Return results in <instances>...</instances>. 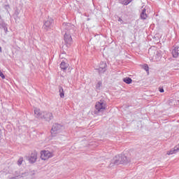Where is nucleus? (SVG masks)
I'll return each instance as SVG.
<instances>
[{"mask_svg": "<svg viewBox=\"0 0 179 179\" xmlns=\"http://www.w3.org/2000/svg\"><path fill=\"white\" fill-rule=\"evenodd\" d=\"M118 22H120L121 23V24H122L124 23V20H122V19H121V17L118 18Z\"/></svg>", "mask_w": 179, "mask_h": 179, "instance_id": "a878e982", "label": "nucleus"}, {"mask_svg": "<svg viewBox=\"0 0 179 179\" xmlns=\"http://www.w3.org/2000/svg\"><path fill=\"white\" fill-rule=\"evenodd\" d=\"M127 2H129V4L131 3V2H132V0H127Z\"/></svg>", "mask_w": 179, "mask_h": 179, "instance_id": "c85d7f7f", "label": "nucleus"}, {"mask_svg": "<svg viewBox=\"0 0 179 179\" xmlns=\"http://www.w3.org/2000/svg\"><path fill=\"white\" fill-rule=\"evenodd\" d=\"M171 54L173 57V58H178L179 55V45L177 44H175L173 46Z\"/></svg>", "mask_w": 179, "mask_h": 179, "instance_id": "9b49d317", "label": "nucleus"}, {"mask_svg": "<svg viewBox=\"0 0 179 179\" xmlns=\"http://www.w3.org/2000/svg\"><path fill=\"white\" fill-rule=\"evenodd\" d=\"M54 157V154L48 150H43L41 152V159L42 160H48V159H51V157Z\"/></svg>", "mask_w": 179, "mask_h": 179, "instance_id": "423d86ee", "label": "nucleus"}, {"mask_svg": "<svg viewBox=\"0 0 179 179\" xmlns=\"http://www.w3.org/2000/svg\"><path fill=\"white\" fill-rule=\"evenodd\" d=\"M2 71H1V70H0V73H1Z\"/></svg>", "mask_w": 179, "mask_h": 179, "instance_id": "7c9ffc66", "label": "nucleus"}, {"mask_svg": "<svg viewBox=\"0 0 179 179\" xmlns=\"http://www.w3.org/2000/svg\"><path fill=\"white\" fill-rule=\"evenodd\" d=\"M6 26H8V24L3 21L0 22V29H5Z\"/></svg>", "mask_w": 179, "mask_h": 179, "instance_id": "6ab92c4d", "label": "nucleus"}, {"mask_svg": "<svg viewBox=\"0 0 179 179\" xmlns=\"http://www.w3.org/2000/svg\"><path fill=\"white\" fill-rule=\"evenodd\" d=\"M34 115L36 118H38L39 120H43V118H44V112L41 111L40 109L37 108H35Z\"/></svg>", "mask_w": 179, "mask_h": 179, "instance_id": "9d476101", "label": "nucleus"}, {"mask_svg": "<svg viewBox=\"0 0 179 179\" xmlns=\"http://www.w3.org/2000/svg\"><path fill=\"white\" fill-rule=\"evenodd\" d=\"M37 152L33 151L31 155L27 157V159L29 160V163L33 164L37 162Z\"/></svg>", "mask_w": 179, "mask_h": 179, "instance_id": "6e6552de", "label": "nucleus"}, {"mask_svg": "<svg viewBox=\"0 0 179 179\" xmlns=\"http://www.w3.org/2000/svg\"><path fill=\"white\" fill-rule=\"evenodd\" d=\"M23 164V157H20L18 161H17V164L18 166H22V164Z\"/></svg>", "mask_w": 179, "mask_h": 179, "instance_id": "5701e85b", "label": "nucleus"}, {"mask_svg": "<svg viewBox=\"0 0 179 179\" xmlns=\"http://www.w3.org/2000/svg\"><path fill=\"white\" fill-rule=\"evenodd\" d=\"M123 82H124V83H127V85H131V83H132V78L129 77L124 78Z\"/></svg>", "mask_w": 179, "mask_h": 179, "instance_id": "f3484780", "label": "nucleus"}, {"mask_svg": "<svg viewBox=\"0 0 179 179\" xmlns=\"http://www.w3.org/2000/svg\"><path fill=\"white\" fill-rule=\"evenodd\" d=\"M52 113L50 112H43V119L46 120V121H51L52 120Z\"/></svg>", "mask_w": 179, "mask_h": 179, "instance_id": "ddd939ff", "label": "nucleus"}, {"mask_svg": "<svg viewBox=\"0 0 179 179\" xmlns=\"http://www.w3.org/2000/svg\"><path fill=\"white\" fill-rule=\"evenodd\" d=\"M107 71V63L104 62H101L99 68L98 69V72L99 75H103Z\"/></svg>", "mask_w": 179, "mask_h": 179, "instance_id": "1a4fd4ad", "label": "nucleus"}, {"mask_svg": "<svg viewBox=\"0 0 179 179\" xmlns=\"http://www.w3.org/2000/svg\"><path fill=\"white\" fill-rule=\"evenodd\" d=\"M54 26V20L52 18H48L46 20L43 26V29H45V31H48V30H51Z\"/></svg>", "mask_w": 179, "mask_h": 179, "instance_id": "39448f33", "label": "nucleus"}, {"mask_svg": "<svg viewBox=\"0 0 179 179\" xmlns=\"http://www.w3.org/2000/svg\"><path fill=\"white\" fill-rule=\"evenodd\" d=\"M96 110L94 111V114L98 113H101L103 110H106V106L103 102H97L95 105Z\"/></svg>", "mask_w": 179, "mask_h": 179, "instance_id": "0eeeda50", "label": "nucleus"}, {"mask_svg": "<svg viewBox=\"0 0 179 179\" xmlns=\"http://www.w3.org/2000/svg\"><path fill=\"white\" fill-rule=\"evenodd\" d=\"M0 76L1 79H5V75H3V73H2V71L0 73Z\"/></svg>", "mask_w": 179, "mask_h": 179, "instance_id": "393cba45", "label": "nucleus"}, {"mask_svg": "<svg viewBox=\"0 0 179 179\" xmlns=\"http://www.w3.org/2000/svg\"><path fill=\"white\" fill-rule=\"evenodd\" d=\"M119 2L122 5H129V2L127 0H119Z\"/></svg>", "mask_w": 179, "mask_h": 179, "instance_id": "412c9836", "label": "nucleus"}, {"mask_svg": "<svg viewBox=\"0 0 179 179\" xmlns=\"http://www.w3.org/2000/svg\"><path fill=\"white\" fill-rule=\"evenodd\" d=\"M68 66H69V64L65 62H62L60 64V68L63 71H66V69H68Z\"/></svg>", "mask_w": 179, "mask_h": 179, "instance_id": "2eb2a0df", "label": "nucleus"}, {"mask_svg": "<svg viewBox=\"0 0 179 179\" xmlns=\"http://www.w3.org/2000/svg\"><path fill=\"white\" fill-rule=\"evenodd\" d=\"M140 17L141 20H146L148 19V14L146 13V8H143L141 13Z\"/></svg>", "mask_w": 179, "mask_h": 179, "instance_id": "4468645a", "label": "nucleus"}, {"mask_svg": "<svg viewBox=\"0 0 179 179\" xmlns=\"http://www.w3.org/2000/svg\"><path fill=\"white\" fill-rule=\"evenodd\" d=\"M103 84H102V83H101V81H99L98 83H97V84L96 85V90H100V87H101V85H102Z\"/></svg>", "mask_w": 179, "mask_h": 179, "instance_id": "aec40b11", "label": "nucleus"}, {"mask_svg": "<svg viewBox=\"0 0 179 179\" xmlns=\"http://www.w3.org/2000/svg\"><path fill=\"white\" fill-rule=\"evenodd\" d=\"M148 54L150 55V57H152L153 59H155L157 62H159L160 59H162V53H160V52L158 50L149 49Z\"/></svg>", "mask_w": 179, "mask_h": 179, "instance_id": "f03ea898", "label": "nucleus"}, {"mask_svg": "<svg viewBox=\"0 0 179 179\" xmlns=\"http://www.w3.org/2000/svg\"><path fill=\"white\" fill-rule=\"evenodd\" d=\"M0 19H1V15H0Z\"/></svg>", "mask_w": 179, "mask_h": 179, "instance_id": "2f4dec72", "label": "nucleus"}, {"mask_svg": "<svg viewBox=\"0 0 179 179\" xmlns=\"http://www.w3.org/2000/svg\"><path fill=\"white\" fill-rule=\"evenodd\" d=\"M64 41L66 44H69V45L72 44V36H71V34H68V32H66L64 34Z\"/></svg>", "mask_w": 179, "mask_h": 179, "instance_id": "f8f14e48", "label": "nucleus"}, {"mask_svg": "<svg viewBox=\"0 0 179 179\" xmlns=\"http://www.w3.org/2000/svg\"><path fill=\"white\" fill-rule=\"evenodd\" d=\"M5 33L8 31V26H6L5 28L3 29Z\"/></svg>", "mask_w": 179, "mask_h": 179, "instance_id": "cd10ccee", "label": "nucleus"}, {"mask_svg": "<svg viewBox=\"0 0 179 179\" xmlns=\"http://www.w3.org/2000/svg\"><path fill=\"white\" fill-rule=\"evenodd\" d=\"M2 141V130L0 129V141Z\"/></svg>", "mask_w": 179, "mask_h": 179, "instance_id": "bb28decb", "label": "nucleus"}, {"mask_svg": "<svg viewBox=\"0 0 179 179\" xmlns=\"http://www.w3.org/2000/svg\"><path fill=\"white\" fill-rule=\"evenodd\" d=\"M0 52H2V48L0 47Z\"/></svg>", "mask_w": 179, "mask_h": 179, "instance_id": "c756f323", "label": "nucleus"}, {"mask_svg": "<svg viewBox=\"0 0 179 179\" xmlns=\"http://www.w3.org/2000/svg\"><path fill=\"white\" fill-rule=\"evenodd\" d=\"M62 29H63L65 34H66V33H68V34H72L74 31L73 29H75V25H73L71 23L64 22V23H63Z\"/></svg>", "mask_w": 179, "mask_h": 179, "instance_id": "7ed1b4c3", "label": "nucleus"}, {"mask_svg": "<svg viewBox=\"0 0 179 179\" xmlns=\"http://www.w3.org/2000/svg\"><path fill=\"white\" fill-rule=\"evenodd\" d=\"M143 69L149 73V66L148 64L143 65Z\"/></svg>", "mask_w": 179, "mask_h": 179, "instance_id": "4be33fe9", "label": "nucleus"}, {"mask_svg": "<svg viewBox=\"0 0 179 179\" xmlns=\"http://www.w3.org/2000/svg\"><path fill=\"white\" fill-rule=\"evenodd\" d=\"M179 152V146L178 147H175L173 149L171 150L169 152H167V155H174Z\"/></svg>", "mask_w": 179, "mask_h": 179, "instance_id": "dca6fc26", "label": "nucleus"}, {"mask_svg": "<svg viewBox=\"0 0 179 179\" xmlns=\"http://www.w3.org/2000/svg\"><path fill=\"white\" fill-rule=\"evenodd\" d=\"M159 92H160V93H164V89L163 88V87H159Z\"/></svg>", "mask_w": 179, "mask_h": 179, "instance_id": "b1692460", "label": "nucleus"}, {"mask_svg": "<svg viewBox=\"0 0 179 179\" xmlns=\"http://www.w3.org/2000/svg\"><path fill=\"white\" fill-rule=\"evenodd\" d=\"M61 131H62V126L57 123L54 124L51 129L52 136H57V134H59Z\"/></svg>", "mask_w": 179, "mask_h": 179, "instance_id": "20e7f679", "label": "nucleus"}, {"mask_svg": "<svg viewBox=\"0 0 179 179\" xmlns=\"http://www.w3.org/2000/svg\"><path fill=\"white\" fill-rule=\"evenodd\" d=\"M59 96L62 99H64V97H65V94H64V88H62V87H59Z\"/></svg>", "mask_w": 179, "mask_h": 179, "instance_id": "a211bd4d", "label": "nucleus"}, {"mask_svg": "<svg viewBox=\"0 0 179 179\" xmlns=\"http://www.w3.org/2000/svg\"><path fill=\"white\" fill-rule=\"evenodd\" d=\"M131 162L127 156L124 155H118L111 159L110 164L108 165L109 169H113L115 166H118L120 164H128Z\"/></svg>", "mask_w": 179, "mask_h": 179, "instance_id": "f257e3e1", "label": "nucleus"}]
</instances>
